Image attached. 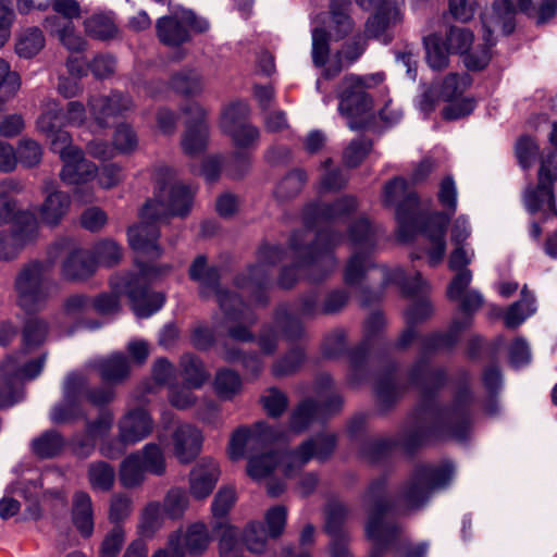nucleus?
I'll return each instance as SVG.
<instances>
[{"label":"nucleus","instance_id":"obj_58","mask_svg":"<svg viewBox=\"0 0 557 557\" xmlns=\"http://www.w3.org/2000/svg\"><path fill=\"white\" fill-rule=\"evenodd\" d=\"M268 534L260 522L247 524L242 542L252 554H262L265 550Z\"/></svg>","mask_w":557,"mask_h":557},{"label":"nucleus","instance_id":"obj_11","mask_svg":"<svg viewBox=\"0 0 557 557\" xmlns=\"http://www.w3.org/2000/svg\"><path fill=\"white\" fill-rule=\"evenodd\" d=\"M45 357L27 359L24 351L10 356L0 366V407H9L21 399L20 385L41 372Z\"/></svg>","mask_w":557,"mask_h":557},{"label":"nucleus","instance_id":"obj_54","mask_svg":"<svg viewBox=\"0 0 557 557\" xmlns=\"http://www.w3.org/2000/svg\"><path fill=\"white\" fill-rule=\"evenodd\" d=\"M64 446L62 436L55 431H47L32 443L33 451L40 458L58 455Z\"/></svg>","mask_w":557,"mask_h":557},{"label":"nucleus","instance_id":"obj_61","mask_svg":"<svg viewBox=\"0 0 557 557\" xmlns=\"http://www.w3.org/2000/svg\"><path fill=\"white\" fill-rule=\"evenodd\" d=\"M394 21L393 13L388 12H375L366 22V36L369 38L382 39L383 42H387L389 38L385 36V30Z\"/></svg>","mask_w":557,"mask_h":557},{"label":"nucleus","instance_id":"obj_46","mask_svg":"<svg viewBox=\"0 0 557 557\" xmlns=\"http://www.w3.org/2000/svg\"><path fill=\"white\" fill-rule=\"evenodd\" d=\"M425 58L429 66L433 70H442L448 65V55L451 53L446 42L432 34L424 38Z\"/></svg>","mask_w":557,"mask_h":557},{"label":"nucleus","instance_id":"obj_39","mask_svg":"<svg viewBox=\"0 0 557 557\" xmlns=\"http://www.w3.org/2000/svg\"><path fill=\"white\" fill-rule=\"evenodd\" d=\"M139 455L138 460L148 474L162 476L166 472V458L164 449L157 443H148L140 450L133 453Z\"/></svg>","mask_w":557,"mask_h":557},{"label":"nucleus","instance_id":"obj_44","mask_svg":"<svg viewBox=\"0 0 557 557\" xmlns=\"http://www.w3.org/2000/svg\"><path fill=\"white\" fill-rule=\"evenodd\" d=\"M21 86V75L12 69L9 61L0 57V104L12 100Z\"/></svg>","mask_w":557,"mask_h":557},{"label":"nucleus","instance_id":"obj_41","mask_svg":"<svg viewBox=\"0 0 557 557\" xmlns=\"http://www.w3.org/2000/svg\"><path fill=\"white\" fill-rule=\"evenodd\" d=\"M379 273L380 276L385 281V283L397 284L407 294L424 292L428 286L426 282L422 280L420 274H417L411 281H409L405 271L399 267L393 269L382 267L379 269Z\"/></svg>","mask_w":557,"mask_h":557},{"label":"nucleus","instance_id":"obj_40","mask_svg":"<svg viewBox=\"0 0 557 557\" xmlns=\"http://www.w3.org/2000/svg\"><path fill=\"white\" fill-rule=\"evenodd\" d=\"M138 456L132 453L120 465L119 479L125 488L138 487L146 480L147 471L138 460Z\"/></svg>","mask_w":557,"mask_h":557},{"label":"nucleus","instance_id":"obj_38","mask_svg":"<svg viewBox=\"0 0 557 557\" xmlns=\"http://www.w3.org/2000/svg\"><path fill=\"white\" fill-rule=\"evenodd\" d=\"M45 47V36L38 27H27L21 30L15 41V53L23 59L37 55Z\"/></svg>","mask_w":557,"mask_h":557},{"label":"nucleus","instance_id":"obj_16","mask_svg":"<svg viewBox=\"0 0 557 557\" xmlns=\"http://www.w3.org/2000/svg\"><path fill=\"white\" fill-rule=\"evenodd\" d=\"M349 240L355 251L346 267L345 281L347 284H356L369 268V255L375 246V232L368 220L360 219L350 226Z\"/></svg>","mask_w":557,"mask_h":557},{"label":"nucleus","instance_id":"obj_52","mask_svg":"<svg viewBox=\"0 0 557 557\" xmlns=\"http://www.w3.org/2000/svg\"><path fill=\"white\" fill-rule=\"evenodd\" d=\"M189 506L187 493L180 487H173L168 491L161 505L165 517L176 520L184 516Z\"/></svg>","mask_w":557,"mask_h":557},{"label":"nucleus","instance_id":"obj_7","mask_svg":"<svg viewBox=\"0 0 557 557\" xmlns=\"http://www.w3.org/2000/svg\"><path fill=\"white\" fill-rule=\"evenodd\" d=\"M189 276L199 284L200 294L203 297H216L227 322L238 323V325L230 327V336L235 341H251L252 334L247 325L253 324L256 317L236 295L219 286V272L215 268L207 265V260L203 256H199L194 260L189 269Z\"/></svg>","mask_w":557,"mask_h":557},{"label":"nucleus","instance_id":"obj_47","mask_svg":"<svg viewBox=\"0 0 557 557\" xmlns=\"http://www.w3.org/2000/svg\"><path fill=\"white\" fill-rule=\"evenodd\" d=\"M23 190L21 182L14 178H5L0 182V223H5L15 213L16 202L13 195Z\"/></svg>","mask_w":557,"mask_h":557},{"label":"nucleus","instance_id":"obj_26","mask_svg":"<svg viewBox=\"0 0 557 557\" xmlns=\"http://www.w3.org/2000/svg\"><path fill=\"white\" fill-rule=\"evenodd\" d=\"M42 191L46 196L38 208L39 221L47 226H57L70 211L71 197L58 189L52 182H46Z\"/></svg>","mask_w":557,"mask_h":557},{"label":"nucleus","instance_id":"obj_17","mask_svg":"<svg viewBox=\"0 0 557 557\" xmlns=\"http://www.w3.org/2000/svg\"><path fill=\"white\" fill-rule=\"evenodd\" d=\"M60 257H64L61 275L67 281H84L97 271V262L90 251L72 247L67 239L55 243L48 251V258L53 264Z\"/></svg>","mask_w":557,"mask_h":557},{"label":"nucleus","instance_id":"obj_36","mask_svg":"<svg viewBox=\"0 0 557 557\" xmlns=\"http://www.w3.org/2000/svg\"><path fill=\"white\" fill-rule=\"evenodd\" d=\"M366 42L360 38H354L347 42L341 51L337 52L336 60L330 62L322 72L324 79H330L336 76L343 69V61L348 64L356 61L364 51Z\"/></svg>","mask_w":557,"mask_h":557},{"label":"nucleus","instance_id":"obj_59","mask_svg":"<svg viewBox=\"0 0 557 557\" xmlns=\"http://www.w3.org/2000/svg\"><path fill=\"white\" fill-rule=\"evenodd\" d=\"M539 145L530 136H521L515 146V153L519 165L523 170H529L533 166L539 156Z\"/></svg>","mask_w":557,"mask_h":557},{"label":"nucleus","instance_id":"obj_21","mask_svg":"<svg viewBox=\"0 0 557 557\" xmlns=\"http://www.w3.org/2000/svg\"><path fill=\"white\" fill-rule=\"evenodd\" d=\"M133 106L128 96L115 91L88 98L89 114L100 128L109 126L115 117L132 110Z\"/></svg>","mask_w":557,"mask_h":557},{"label":"nucleus","instance_id":"obj_48","mask_svg":"<svg viewBox=\"0 0 557 557\" xmlns=\"http://www.w3.org/2000/svg\"><path fill=\"white\" fill-rule=\"evenodd\" d=\"M87 475L94 491L109 492L115 482L114 468L104 461L91 462Z\"/></svg>","mask_w":557,"mask_h":557},{"label":"nucleus","instance_id":"obj_20","mask_svg":"<svg viewBox=\"0 0 557 557\" xmlns=\"http://www.w3.org/2000/svg\"><path fill=\"white\" fill-rule=\"evenodd\" d=\"M531 4L532 0H498L483 13V28L488 36L496 30L508 35L515 29L516 14L527 12Z\"/></svg>","mask_w":557,"mask_h":557},{"label":"nucleus","instance_id":"obj_31","mask_svg":"<svg viewBox=\"0 0 557 557\" xmlns=\"http://www.w3.org/2000/svg\"><path fill=\"white\" fill-rule=\"evenodd\" d=\"M172 534H177L178 547L183 549L184 556L198 555L202 553L209 545L210 536L207 527L201 522H195L185 530L181 529Z\"/></svg>","mask_w":557,"mask_h":557},{"label":"nucleus","instance_id":"obj_33","mask_svg":"<svg viewBox=\"0 0 557 557\" xmlns=\"http://www.w3.org/2000/svg\"><path fill=\"white\" fill-rule=\"evenodd\" d=\"M536 309L534 295L528 290L527 286H523L520 299L510 305L503 314L505 326L508 329L520 326L536 312Z\"/></svg>","mask_w":557,"mask_h":557},{"label":"nucleus","instance_id":"obj_32","mask_svg":"<svg viewBox=\"0 0 557 557\" xmlns=\"http://www.w3.org/2000/svg\"><path fill=\"white\" fill-rule=\"evenodd\" d=\"M50 110L52 111L51 115L58 116V119H52V122L57 123V128L61 131H64L62 127L65 125H81L86 119V109L82 102H69L66 112L63 113L60 103L55 100L49 99L44 103L42 113L38 117L37 122Z\"/></svg>","mask_w":557,"mask_h":557},{"label":"nucleus","instance_id":"obj_12","mask_svg":"<svg viewBox=\"0 0 557 557\" xmlns=\"http://www.w3.org/2000/svg\"><path fill=\"white\" fill-rule=\"evenodd\" d=\"M52 260L34 261L25 265L15 278L18 306L25 311L39 309L48 297Z\"/></svg>","mask_w":557,"mask_h":557},{"label":"nucleus","instance_id":"obj_13","mask_svg":"<svg viewBox=\"0 0 557 557\" xmlns=\"http://www.w3.org/2000/svg\"><path fill=\"white\" fill-rule=\"evenodd\" d=\"M329 32L315 27L312 30V61L315 66L325 65L329 58V40H341L354 30L355 22L350 16V0L330 1Z\"/></svg>","mask_w":557,"mask_h":557},{"label":"nucleus","instance_id":"obj_53","mask_svg":"<svg viewBox=\"0 0 557 557\" xmlns=\"http://www.w3.org/2000/svg\"><path fill=\"white\" fill-rule=\"evenodd\" d=\"M329 412L330 409H322L312 401H304L294 411L290 419V429L295 432H301L309 426L322 412Z\"/></svg>","mask_w":557,"mask_h":557},{"label":"nucleus","instance_id":"obj_19","mask_svg":"<svg viewBox=\"0 0 557 557\" xmlns=\"http://www.w3.org/2000/svg\"><path fill=\"white\" fill-rule=\"evenodd\" d=\"M335 447V437L332 434H322L304 442L297 450L286 453L280 459V465L286 476L294 475L311 459L319 460L329 457Z\"/></svg>","mask_w":557,"mask_h":557},{"label":"nucleus","instance_id":"obj_6","mask_svg":"<svg viewBox=\"0 0 557 557\" xmlns=\"http://www.w3.org/2000/svg\"><path fill=\"white\" fill-rule=\"evenodd\" d=\"M368 520L366 535L371 542L369 557H382L394 544L399 534V528L387 519L391 500L387 497L385 483H373L366 495ZM428 544L404 547L397 550L396 557H425Z\"/></svg>","mask_w":557,"mask_h":557},{"label":"nucleus","instance_id":"obj_9","mask_svg":"<svg viewBox=\"0 0 557 557\" xmlns=\"http://www.w3.org/2000/svg\"><path fill=\"white\" fill-rule=\"evenodd\" d=\"M113 397L112 388L104 387L97 391H88L85 376L79 373H72L64 382L63 399L52 408L50 418L54 423L71 422L85 414L83 409L85 400L95 406H102L111 401Z\"/></svg>","mask_w":557,"mask_h":557},{"label":"nucleus","instance_id":"obj_35","mask_svg":"<svg viewBox=\"0 0 557 557\" xmlns=\"http://www.w3.org/2000/svg\"><path fill=\"white\" fill-rule=\"evenodd\" d=\"M164 513L161 504L157 502L149 503L141 511L137 524L138 539H152L154 534L162 528Z\"/></svg>","mask_w":557,"mask_h":557},{"label":"nucleus","instance_id":"obj_55","mask_svg":"<svg viewBox=\"0 0 557 557\" xmlns=\"http://www.w3.org/2000/svg\"><path fill=\"white\" fill-rule=\"evenodd\" d=\"M249 115V106L244 101H236L228 104L222 112L221 127L230 134L237 127L246 124L245 120Z\"/></svg>","mask_w":557,"mask_h":557},{"label":"nucleus","instance_id":"obj_15","mask_svg":"<svg viewBox=\"0 0 557 557\" xmlns=\"http://www.w3.org/2000/svg\"><path fill=\"white\" fill-rule=\"evenodd\" d=\"M210 23L195 12L177 8L171 14L162 16L156 22V32L159 40L170 47H178L191 38V32L202 34L208 32Z\"/></svg>","mask_w":557,"mask_h":557},{"label":"nucleus","instance_id":"obj_51","mask_svg":"<svg viewBox=\"0 0 557 557\" xmlns=\"http://www.w3.org/2000/svg\"><path fill=\"white\" fill-rule=\"evenodd\" d=\"M213 387L221 399L228 400L240 392L242 379L235 371L221 369L215 374Z\"/></svg>","mask_w":557,"mask_h":557},{"label":"nucleus","instance_id":"obj_14","mask_svg":"<svg viewBox=\"0 0 557 557\" xmlns=\"http://www.w3.org/2000/svg\"><path fill=\"white\" fill-rule=\"evenodd\" d=\"M49 7L55 15H48L44 28L72 52H81L86 47L85 39L76 32L74 20L81 17L82 9L77 0H50Z\"/></svg>","mask_w":557,"mask_h":557},{"label":"nucleus","instance_id":"obj_10","mask_svg":"<svg viewBox=\"0 0 557 557\" xmlns=\"http://www.w3.org/2000/svg\"><path fill=\"white\" fill-rule=\"evenodd\" d=\"M454 474L453 465L449 462L441 467L421 466L404 487L397 499V506L404 510L420 508L429 499L431 493L448 484Z\"/></svg>","mask_w":557,"mask_h":557},{"label":"nucleus","instance_id":"obj_37","mask_svg":"<svg viewBox=\"0 0 557 557\" xmlns=\"http://www.w3.org/2000/svg\"><path fill=\"white\" fill-rule=\"evenodd\" d=\"M73 520L84 536L91 535L94 531L92 503L85 492H77L73 498Z\"/></svg>","mask_w":557,"mask_h":557},{"label":"nucleus","instance_id":"obj_63","mask_svg":"<svg viewBox=\"0 0 557 557\" xmlns=\"http://www.w3.org/2000/svg\"><path fill=\"white\" fill-rule=\"evenodd\" d=\"M17 163L20 162L25 168H33L39 164L42 158L41 146L29 138L22 139L17 145Z\"/></svg>","mask_w":557,"mask_h":557},{"label":"nucleus","instance_id":"obj_50","mask_svg":"<svg viewBox=\"0 0 557 557\" xmlns=\"http://www.w3.org/2000/svg\"><path fill=\"white\" fill-rule=\"evenodd\" d=\"M90 255L95 258L97 268L113 267L121 261L123 249L115 240L106 238L94 245Z\"/></svg>","mask_w":557,"mask_h":557},{"label":"nucleus","instance_id":"obj_5","mask_svg":"<svg viewBox=\"0 0 557 557\" xmlns=\"http://www.w3.org/2000/svg\"><path fill=\"white\" fill-rule=\"evenodd\" d=\"M52 111H48L38 122L37 129L46 135L51 141V150L59 154L63 162L60 172V178L66 185H74V199L81 203H89L95 200L94 190L82 187L92 181L97 175V166L88 161L81 148L72 144V137L66 131L57 128V123L52 119Z\"/></svg>","mask_w":557,"mask_h":557},{"label":"nucleus","instance_id":"obj_62","mask_svg":"<svg viewBox=\"0 0 557 557\" xmlns=\"http://www.w3.org/2000/svg\"><path fill=\"white\" fill-rule=\"evenodd\" d=\"M277 465V457L274 455L251 456L248 460L247 473L258 481L267 478Z\"/></svg>","mask_w":557,"mask_h":557},{"label":"nucleus","instance_id":"obj_24","mask_svg":"<svg viewBox=\"0 0 557 557\" xmlns=\"http://www.w3.org/2000/svg\"><path fill=\"white\" fill-rule=\"evenodd\" d=\"M187 117L186 132L182 139V147L185 153L196 156L205 150L208 143V126L205 123V109L194 102L184 109Z\"/></svg>","mask_w":557,"mask_h":557},{"label":"nucleus","instance_id":"obj_57","mask_svg":"<svg viewBox=\"0 0 557 557\" xmlns=\"http://www.w3.org/2000/svg\"><path fill=\"white\" fill-rule=\"evenodd\" d=\"M182 374L187 384L194 388L201 387L208 380L203 364L194 356L186 355L181 359Z\"/></svg>","mask_w":557,"mask_h":557},{"label":"nucleus","instance_id":"obj_28","mask_svg":"<svg viewBox=\"0 0 557 557\" xmlns=\"http://www.w3.org/2000/svg\"><path fill=\"white\" fill-rule=\"evenodd\" d=\"M220 476L218 463L212 459H201L189 473V492L195 499L207 498L215 487Z\"/></svg>","mask_w":557,"mask_h":557},{"label":"nucleus","instance_id":"obj_18","mask_svg":"<svg viewBox=\"0 0 557 557\" xmlns=\"http://www.w3.org/2000/svg\"><path fill=\"white\" fill-rule=\"evenodd\" d=\"M484 28V47L480 50L469 51L473 42V34L467 28L451 27L446 37V44L451 53H458L463 55V63L469 70H481L483 69L491 59L490 48L495 44Z\"/></svg>","mask_w":557,"mask_h":557},{"label":"nucleus","instance_id":"obj_49","mask_svg":"<svg viewBox=\"0 0 557 557\" xmlns=\"http://www.w3.org/2000/svg\"><path fill=\"white\" fill-rule=\"evenodd\" d=\"M98 370L101 377L107 382H117L127 376L129 363L122 354H113L98 362Z\"/></svg>","mask_w":557,"mask_h":557},{"label":"nucleus","instance_id":"obj_60","mask_svg":"<svg viewBox=\"0 0 557 557\" xmlns=\"http://www.w3.org/2000/svg\"><path fill=\"white\" fill-rule=\"evenodd\" d=\"M470 84L471 78L468 74H450L443 81L438 95L446 101L454 100L461 96Z\"/></svg>","mask_w":557,"mask_h":557},{"label":"nucleus","instance_id":"obj_45","mask_svg":"<svg viewBox=\"0 0 557 557\" xmlns=\"http://www.w3.org/2000/svg\"><path fill=\"white\" fill-rule=\"evenodd\" d=\"M357 207L356 199L345 197L336 201L331 207L314 206L312 210L313 219L318 223L335 221L347 216Z\"/></svg>","mask_w":557,"mask_h":557},{"label":"nucleus","instance_id":"obj_2","mask_svg":"<svg viewBox=\"0 0 557 557\" xmlns=\"http://www.w3.org/2000/svg\"><path fill=\"white\" fill-rule=\"evenodd\" d=\"M383 201L386 206L396 207L399 239L407 242L416 235H421L428 263L431 267L440 264L446 252L445 235L448 216L435 212L423 218L411 211V208L417 205V196L401 177H396L385 185Z\"/></svg>","mask_w":557,"mask_h":557},{"label":"nucleus","instance_id":"obj_30","mask_svg":"<svg viewBox=\"0 0 557 557\" xmlns=\"http://www.w3.org/2000/svg\"><path fill=\"white\" fill-rule=\"evenodd\" d=\"M113 413L109 410H101L94 421L86 423L84 436H76L73 444L79 455L88 456L95 447V441L109 434L113 425Z\"/></svg>","mask_w":557,"mask_h":557},{"label":"nucleus","instance_id":"obj_1","mask_svg":"<svg viewBox=\"0 0 557 557\" xmlns=\"http://www.w3.org/2000/svg\"><path fill=\"white\" fill-rule=\"evenodd\" d=\"M157 184L156 199L148 201L139 213L138 224L127 232L128 243L138 258H159L162 253L158 244L159 226L170 216H183L188 213L194 188L180 183L175 172L160 166L154 172Z\"/></svg>","mask_w":557,"mask_h":557},{"label":"nucleus","instance_id":"obj_4","mask_svg":"<svg viewBox=\"0 0 557 557\" xmlns=\"http://www.w3.org/2000/svg\"><path fill=\"white\" fill-rule=\"evenodd\" d=\"M469 401V392L462 391L450 407L428 409L404 428L398 444L410 449L430 437L466 440L470 433Z\"/></svg>","mask_w":557,"mask_h":557},{"label":"nucleus","instance_id":"obj_27","mask_svg":"<svg viewBox=\"0 0 557 557\" xmlns=\"http://www.w3.org/2000/svg\"><path fill=\"white\" fill-rule=\"evenodd\" d=\"M122 441L135 445L148 437L153 430V420L143 408L127 411L117 423Z\"/></svg>","mask_w":557,"mask_h":557},{"label":"nucleus","instance_id":"obj_22","mask_svg":"<svg viewBox=\"0 0 557 557\" xmlns=\"http://www.w3.org/2000/svg\"><path fill=\"white\" fill-rule=\"evenodd\" d=\"M277 440L276 432L263 422L257 423L252 429L236 430L230 441L228 455L237 460L245 456L247 449H264L265 446Z\"/></svg>","mask_w":557,"mask_h":557},{"label":"nucleus","instance_id":"obj_64","mask_svg":"<svg viewBox=\"0 0 557 557\" xmlns=\"http://www.w3.org/2000/svg\"><path fill=\"white\" fill-rule=\"evenodd\" d=\"M306 181V175L301 171H295L286 175L276 186L275 196L278 199H288L294 197L301 189Z\"/></svg>","mask_w":557,"mask_h":557},{"label":"nucleus","instance_id":"obj_43","mask_svg":"<svg viewBox=\"0 0 557 557\" xmlns=\"http://www.w3.org/2000/svg\"><path fill=\"white\" fill-rule=\"evenodd\" d=\"M171 87L183 95H198L203 90V78L195 69H183L170 81Z\"/></svg>","mask_w":557,"mask_h":557},{"label":"nucleus","instance_id":"obj_25","mask_svg":"<svg viewBox=\"0 0 557 557\" xmlns=\"http://www.w3.org/2000/svg\"><path fill=\"white\" fill-rule=\"evenodd\" d=\"M37 231L36 220L27 213L21 214L12 232H0V259L16 257L21 248L35 237Z\"/></svg>","mask_w":557,"mask_h":557},{"label":"nucleus","instance_id":"obj_42","mask_svg":"<svg viewBox=\"0 0 557 557\" xmlns=\"http://www.w3.org/2000/svg\"><path fill=\"white\" fill-rule=\"evenodd\" d=\"M85 32L94 38L106 40L117 34L112 13H96L84 21Z\"/></svg>","mask_w":557,"mask_h":557},{"label":"nucleus","instance_id":"obj_34","mask_svg":"<svg viewBox=\"0 0 557 557\" xmlns=\"http://www.w3.org/2000/svg\"><path fill=\"white\" fill-rule=\"evenodd\" d=\"M345 516V508L342 505L330 507L326 517V532L332 537L331 557H350L344 537L339 533V524Z\"/></svg>","mask_w":557,"mask_h":557},{"label":"nucleus","instance_id":"obj_29","mask_svg":"<svg viewBox=\"0 0 557 557\" xmlns=\"http://www.w3.org/2000/svg\"><path fill=\"white\" fill-rule=\"evenodd\" d=\"M202 443L201 432L190 424H181L173 434L174 455L182 463L196 458Z\"/></svg>","mask_w":557,"mask_h":557},{"label":"nucleus","instance_id":"obj_56","mask_svg":"<svg viewBox=\"0 0 557 557\" xmlns=\"http://www.w3.org/2000/svg\"><path fill=\"white\" fill-rule=\"evenodd\" d=\"M282 258V250L278 247H264L260 250V264L249 269V283L260 286L267 275V267L275 263Z\"/></svg>","mask_w":557,"mask_h":557},{"label":"nucleus","instance_id":"obj_8","mask_svg":"<svg viewBox=\"0 0 557 557\" xmlns=\"http://www.w3.org/2000/svg\"><path fill=\"white\" fill-rule=\"evenodd\" d=\"M385 79L382 72L359 76L347 75L341 82L337 97L338 112L347 120L351 129H358L371 116L373 101L367 89L380 85Z\"/></svg>","mask_w":557,"mask_h":557},{"label":"nucleus","instance_id":"obj_23","mask_svg":"<svg viewBox=\"0 0 557 557\" xmlns=\"http://www.w3.org/2000/svg\"><path fill=\"white\" fill-rule=\"evenodd\" d=\"M333 243V237L331 238L329 234L321 232L317 235L315 242L312 245L304 247L298 242V235H295L292 240V247L294 252L301 258L297 263V270L302 268L315 269L321 265L331 269L334 265V258L331 253Z\"/></svg>","mask_w":557,"mask_h":557},{"label":"nucleus","instance_id":"obj_3","mask_svg":"<svg viewBox=\"0 0 557 557\" xmlns=\"http://www.w3.org/2000/svg\"><path fill=\"white\" fill-rule=\"evenodd\" d=\"M138 272H127L112 276L110 286L112 293L101 294L92 300V308L100 314L116 313L120 308V296H125L138 318H148L157 312L164 304L161 293L150 292L151 283L170 271V267H150L137 260Z\"/></svg>","mask_w":557,"mask_h":557}]
</instances>
